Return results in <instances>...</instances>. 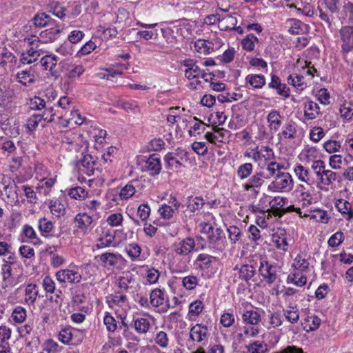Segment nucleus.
<instances>
[{"instance_id":"obj_8","label":"nucleus","mask_w":353,"mask_h":353,"mask_svg":"<svg viewBox=\"0 0 353 353\" xmlns=\"http://www.w3.org/2000/svg\"><path fill=\"white\" fill-rule=\"evenodd\" d=\"M339 33L342 41V52L348 53L353 50V26H344Z\"/></svg>"},{"instance_id":"obj_47","label":"nucleus","mask_w":353,"mask_h":353,"mask_svg":"<svg viewBox=\"0 0 353 353\" xmlns=\"http://www.w3.org/2000/svg\"><path fill=\"white\" fill-rule=\"evenodd\" d=\"M125 251L132 260L134 261L140 256L141 249L138 244L131 243L125 247Z\"/></svg>"},{"instance_id":"obj_60","label":"nucleus","mask_w":353,"mask_h":353,"mask_svg":"<svg viewBox=\"0 0 353 353\" xmlns=\"http://www.w3.org/2000/svg\"><path fill=\"white\" fill-rule=\"evenodd\" d=\"M294 172L301 181L307 182L309 180V171L303 165H296L294 168Z\"/></svg>"},{"instance_id":"obj_42","label":"nucleus","mask_w":353,"mask_h":353,"mask_svg":"<svg viewBox=\"0 0 353 353\" xmlns=\"http://www.w3.org/2000/svg\"><path fill=\"white\" fill-rule=\"evenodd\" d=\"M119 106L127 112H131L133 113L140 112V108L138 103L135 101H125L121 100L118 103Z\"/></svg>"},{"instance_id":"obj_2","label":"nucleus","mask_w":353,"mask_h":353,"mask_svg":"<svg viewBox=\"0 0 353 353\" xmlns=\"http://www.w3.org/2000/svg\"><path fill=\"white\" fill-rule=\"evenodd\" d=\"M293 188V179L288 172H280L269 184L268 190L274 192H287Z\"/></svg>"},{"instance_id":"obj_4","label":"nucleus","mask_w":353,"mask_h":353,"mask_svg":"<svg viewBox=\"0 0 353 353\" xmlns=\"http://www.w3.org/2000/svg\"><path fill=\"white\" fill-rule=\"evenodd\" d=\"M259 272L263 280L269 285L273 283L277 279L276 266L270 263L265 258L260 259Z\"/></svg>"},{"instance_id":"obj_11","label":"nucleus","mask_w":353,"mask_h":353,"mask_svg":"<svg viewBox=\"0 0 353 353\" xmlns=\"http://www.w3.org/2000/svg\"><path fill=\"white\" fill-rule=\"evenodd\" d=\"M150 302L154 307H159L162 305V309L165 310H167V309L169 307V303L165 292L159 288H157L151 292Z\"/></svg>"},{"instance_id":"obj_15","label":"nucleus","mask_w":353,"mask_h":353,"mask_svg":"<svg viewBox=\"0 0 353 353\" xmlns=\"http://www.w3.org/2000/svg\"><path fill=\"white\" fill-rule=\"evenodd\" d=\"M145 167L150 175H158L161 170L160 157L156 154L150 155L145 161Z\"/></svg>"},{"instance_id":"obj_34","label":"nucleus","mask_w":353,"mask_h":353,"mask_svg":"<svg viewBox=\"0 0 353 353\" xmlns=\"http://www.w3.org/2000/svg\"><path fill=\"white\" fill-rule=\"evenodd\" d=\"M38 296L37 285L36 284H28L25 290V301L28 304L33 305Z\"/></svg>"},{"instance_id":"obj_12","label":"nucleus","mask_w":353,"mask_h":353,"mask_svg":"<svg viewBox=\"0 0 353 353\" xmlns=\"http://www.w3.org/2000/svg\"><path fill=\"white\" fill-rule=\"evenodd\" d=\"M96 165L97 161L94 158L92 155L86 154L80 161L79 169L86 175L91 176L94 174Z\"/></svg>"},{"instance_id":"obj_58","label":"nucleus","mask_w":353,"mask_h":353,"mask_svg":"<svg viewBox=\"0 0 353 353\" xmlns=\"http://www.w3.org/2000/svg\"><path fill=\"white\" fill-rule=\"evenodd\" d=\"M183 285L188 290H194L198 284V278L195 276L190 275L183 279Z\"/></svg>"},{"instance_id":"obj_10","label":"nucleus","mask_w":353,"mask_h":353,"mask_svg":"<svg viewBox=\"0 0 353 353\" xmlns=\"http://www.w3.org/2000/svg\"><path fill=\"white\" fill-rule=\"evenodd\" d=\"M56 278L60 283H77L81 281V275L77 271L63 269L56 273Z\"/></svg>"},{"instance_id":"obj_59","label":"nucleus","mask_w":353,"mask_h":353,"mask_svg":"<svg viewBox=\"0 0 353 353\" xmlns=\"http://www.w3.org/2000/svg\"><path fill=\"white\" fill-rule=\"evenodd\" d=\"M12 317L17 323H22L26 317V311L22 307H17L12 314Z\"/></svg>"},{"instance_id":"obj_28","label":"nucleus","mask_w":353,"mask_h":353,"mask_svg":"<svg viewBox=\"0 0 353 353\" xmlns=\"http://www.w3.org/2000/svg\"><path fill=\"white\" fill-rule=\"evenodd\" d=\"M288 199L283 196H275L270 201V206L274 210L275 216H282V208L287 203Z\"/></svg>"},{"instance_id":"obj_20","label":"nucleus","mask_w":353,"mask_h":353,"mask_svg":"<svg viewBox=\"0 0 353 353\" xmlns=\"http://www.w3.org/2000/svg\"><path fill=\"white\" fill-rule=\"evenodd\" d=\"M115 239V231L108 229L103 232V235L100 236L96 245L98 248H104L112 245Z\"/></svg>"},{"instance_id":"obj_26","label":"nucleus","mask_w":353,"mask_h":353,"mask_svg":"<svg viewBox=\"0 0 353 353\" xmlns=\"http://www.w3.org/2000/svg\"><path fill=\"white\" fill-rule=\"evenodd\" d=\"M39 56V50L34 49V47H30L29 50L21 54L20 61L23 64H30L37 61Z\"/></svg>"},{"instance_id":"obj_53","label":"nucleus","mask_w":353,"mask_h":353,"mask_svg":"<svg viewBox=\"0 0 353 353\" xmlns=\"http://www.w3.org/2000/svg\"><path fill=\"white\" fill-rule=\"evenodd\" d=\"M134 182H130L125 185L120 192V196L123 199H128L135 193V186Z\"/></svg>"},{"instance_id":"obj_21","label":"nucleus","mask_w":353,"mask_h":353,"mask_svg":"<svg viewBox=\"0 0 353 353\" xmlns=\"http://www.w3.org/2000/svg\"><path fill=\"white\" fill-rule=\"evenodd\" d=\"M98 257L104 267H113L122 259L121 254L112 252L103 253L98 256ZM96 258H97V256Z\"/></svg>"},{"instance_id":"obj_14","label":"nucleus","mask_w":353,"mask_h":353,"mask_svg":"<svg viewBox=\"0 0 353 353\" xmlns=\"http://www.w3.org/2000/svg\"><path fill=\"white\" fill-rule=\"evenodd\" d=\"M58 59L55 55H46L41 58L40 63L46 70H49L50 74L56 78L59 75L56 69Z\"/></svg>"},{"instance_id":"obj_52","label":"nucleus","mask_w":353,"mask_h":353,"mask_svg":"<svg viewBox=\"0 0 353 353\" xmlns=\"http://www.w3.org/2000/svg\"><path fill=\"white\" fill-rule=\"evenodd\" d=\"M43 116H39L37 114L32 115L26 122V127L30 131L34 130L39 124L42 122Z\"/></svg>"},{"instance_id":"obj_46","label":"nucleus","mask_w":353,"mask_h":353,"mask_svg":"<svg viewBox=\"0 0 353 353\" xmlns=\"http://www.w3.org/2000/svg\"><path fill=\"white\" fill-rule=\"evenodd\" d=\"M87 194L88 192L85 191V190L80 186H77L69 189L68 193L70 198L79 200L84 199Z\"/></svg>"},{"instance_id":"obj_5","label":"nucleus","mask_w":353,"mask_h":353,"mask_svg":"<svg viewBox=\"0 0 353 353\" xmlns=\"http://www.w3.org/2000/svg\"><path fill=\"white\" fill-rule=\"evenodd\" d=\"M173 251L176 255L186 256L194 250L197 251L194 239L191 237H186L172 245Z\"/></svg>"},{"instance_id":"obj_43","label":"nucleus","mask_w":353,"mask_h":353,"mask_svg":"<svg viewBox=\"0 0 353 353\" xmlns=\"http://www.w3.org/2000/svg\"><path fill=\"white\" fill-rule=\"evenodd\" d=\"M247 347L249 353H267L268 350V345L261 341H254Z\"/></svg>"},{"instance_id":"obj_49","label":"nucleus","mask_w":353,"mask_h":353,"mask_svg":"<svg viewBox=\"0 0 353 353\" xmlns=\"http://www.w3.org/2000/svg\"><path fill=\"white\" fill-rule=\"evenodd\" d=\"M0 150H2L8 153H12L16 150V146L12 141L8 139L6 137H0Z\"/></svg>"},{"instance_id":"obj_32","label":"nucleus","mask_w":353,"mask_h":353,"mask_svg":"<svg viewBox=\"0 0 353 353\" xmlns=\"http://www.w3.org/2000/svg\"><path fill=\"white\" fill-rule=\"evenodd\" d=\"M244 323L250 325H256L261 321V314L255 310H248L242 314Z\"/></svg>"},{"instance_id":"obj_61","label":"nucleus","mask_w":353,"mask_h":353,"mask_svg":"<svg viewBox=\"0 0 353 353\" xmlns=\"http://www.w3.org/2000/svg\"><path fill=\"white\" fill-rule=\"evenodd\" d=\"M325 136L323 129L321 127H314L310 133V139L317 143Z\"/></svg>"},{"instance_id":"obj_33","label":"nucleus","mask_w":353,"mask_h":353,"mask_svg":"<svg viewBox=\"0 0 353 353\" xmlns=\"http://www.w3.org/2000/svg\"><path fill=\"white\" fill-rule=\"evenodd\" d=\"M245 81L256 89L262 88L265 84V78L262 74H248Z\"/></svg>"},{"instance_id":"obj_54","label":"nucleus","mask_w":353,"mask_h":353,"mask_svg":"<svg viewBox=\"0 0 353 353\" xmlns=\"http://www.w3.org/2000/svg\"><path fill=\"white\" fill-rule=\"evenodd\" d=\"M66 8L60 6L57 3H52L49 8V12L52 13L57 17L63 19L65 17Z\"/></svg>"},{"instance_id":"obj_29","label":"nucleus","mask_w":353,"mask_h":353,"mask_svg":"<svg viewBox=\"0 0 353 353\" xmlns=\"http://www.w3.org/2000/svg\"><path fill=\"white\" fill-rule=\"evenodd\" d=\"M335 207L342 214L347 215V219L353 218V210L349 201L344 199H339L336 201Z\"/></svg>"},{"instance_id":"obj_27","label":"nucleus","mask_w":353,"mask_h":353,"mask_svg":"<svg viewBox=\"0 0 353 353\" xmlns=\"http://www.w3.org/2000/svg\"><path fill=\"white\" fill-rule=\"evenodd\" d=\"M234 270H237L239 278L245 281L251 279L256 272L255 268L250 265H243L239 268L236 265Z\"/></svg>"},{"instance_id":"obj_19","label":"nucleus","mask_w":353,"mask_h":353,"mask_svg":"<svg viewBox=\"0 0 353 353\" xmlns=\"http://www.w3.org/2000/svg\"><path fill=\"white\" fill-rule=\"evenodd\" d=\"M321 114L319 105L311 100L304 103V117L306 120H313Z\"/></svg>"},{"instance_id":"obj_48","label":"nucleus","mask_w":353,"mask_h":353,"mask_svg":"<svg viewBox=\"0 0 353 353\" xmlns=\"http://www.w3.org/2000/svg\"><path fill=\"white\" fill-rule=\"evenodd\" d=\"M134 326L137 331H148L150 323L147 319L139 317L134 319Z\"/></svg>"},{"instance_id":"obj_13","label":"nucleus","mask_w":353,"mask_h":353,"mask_svg":"<svg viewBox=\"0 0 353 353\" xmlns=\"http://www.w3.org/2000/svg\"><path fill=\"white\" fill-rule=\"evenodd\" d=\"M268 88L275 89L279 95L285 98H288L290 95V88L285 83H282L280 78L275 74H272Z\"/></svg>"},{"instance_id":"obj_31","label":"nucleus","mask_w":353,"mask_h":353,"mask_svg":"<svg viewBox=\"0 0 353 353\" xmlns=\"http://www.w3.org/2000/svg\"><path fill=\"white\" fill-rule=\"evenodd\" d=\"M107 303L110 307L114 305L122 307L127 304L128 299L125 294L117 292L107 297Z\"/></svg>"},{"instance_id":"obj_64","label":"nucleus","mask_w":353,"mask_h":353,"mask_svg":"<svg viewBox=\"0 0 353 353\" xmlns=\"http://www.w3.org/2000/svg\"><path fill=\"white\" fill-rule=\"evenodd\" d=\"M343 233L336 232L330 237L327 243L330 247H336L339 245L343 242Z\"/></svg>"},{"instance_id":"obj_3","label":"nucleus","mask_w":353,"mask_h":353,"mask_svg":"<svg viewBox=\"0 0 353 353\" xmlns=\"http://www.w3.org/2000/svg\"><path fill=\"white\" fill-rule=\"evenodd\" d=\"M208 246L214 252H223L226 247L227 241L223 231L216 228L212 234L208 236Z\"/></svg>"},{"instance_id":"obj_7","label":"nucleus","mask_w":353,"mask_h":353,"mask_svg":"<svg viewBox=\"0 0 353 353\" xmlns=\"http://www.w3.org/2000/svg\"><path fill=\"white\" fill-rule=\"evenodd\" d=\"M92 216L86 213H79L74 219V227L78 232L83 234H87L92 228V224L93 223Z\"/></svg>"},{"instance_id":"obj_40","label":"nucleus","mask_w":353,"mask_h":353,"mask_svg":"<svg viewBox=\"0 0 353 353\" xmlns=\"http://www.w3.org/2000/svg\"><path fill=\"white\" fill-rule=\"evenodd\" d=\"M253 171V165L250 163H245L239 166L236 174L241 180H243L250 176Z\"/></svg>"},{"instance_id":"obj_25","label":"nucleus","mask_w":353,"mask_h":353,"mask_svg":"<svg viewBox=\"0 0 353 353\" xmlns=\"http://www.w3.org/2000/svg\"><path fill=\"white\" fill-rule=\"evenodd\" d=\"M17 81L25 86H28L35 81V76L31 70L19 71L16 74Z\"/></svg>"},{"instance_id":"obj_9","label":"nucleus","mask_w":353,"mask_h":353,"mask_svg":"<svg viewBox=\"0 0 353 353\" xmlns=\"http://www.w3.org/2000/svg\"><path fill=\"white\" fill-rule=\"evenodd\" d=\"M50 28L43 30L39 34L41 43H47L54 41L60 36L62 28L55 22V24L48 26Z\"/></svg>"},{"instance_id":"obj_17","label":"nucleus","mask_w":353,"mask_h":353,"mask_svg":"<svg viewBox=\"0 0 353 353\" xmlns=\"http://www.w3.org/2000/svg\"><path fill=\"white\" fill-rule=\"evenodd\" d=\"M59 332V340L65 344L77 345L83 339V332Z\"/></svg>"},{"instance_id":"obj_45","label":"nucleus","mask_w":353,"mask_h":353,"mask_svg":"<svg viewBox=\"0 0 353 353\" xmlns=\"http://www.w3.org/2000/svg\"><path fill=\"white\" fill-rule=\"evenodd\" d=\"M335 181H340L339 175L332 170H326L323 179H321V184L328 186Z\"/></svg>"},{"instance_id":"obj_38","label":"nucleus","mask_w":353,"mask_h":353,"mask_svg":"<svg viewBox=\"0 0 353 353\" xmlns=\"http://www.w3.org/2000/svg\"><path fill=\"white\" fill-rule=\"evenodd\" d=\"M258 38L253 34H248L241 41L242 48L248 52H252L254 50L255 43H258Z\"/></svg>"},{"instance_id":"obj_30","label":"nucleus","mask_w":353,"mask_h":353,"mask_svg":"<svg viewBox=\"0 0 353 353\" xmlns=\"http://www.w3.org/2000/svg\"><path fill=\"white\" fill-rule=\"evenodd\" d=\"M218 21L219 22V28L223 31L234 30L237 23L236 18L232 15L226 16L221 19L219 18Z\"/></svg>"},{"instance_id":"obj_35","label":"nucleus","mask_w":353,"mask_h":353,"mask_svg":"<svg viewBox=\"0 0 353 353\" xmlns=\"http://www.w3.org/2000/svg\"><path fill=\"white\" fill-rule=\"evenodd\" d=\"M288 83L296 88L298 90L302 91L306 87L304 77L297 74H290L288 77Z\"/></svg>"},{"instance_id":"obj_18","label":"nucleus","mask_w":353,"mask_h":353,"mask_svg":"<svg viewBox=\"0 0 353 353\" xmlns=\"http://www.w3.org/2000/svg\"><path fill=\"white\" fill-rule=\"evenodd\" d=\"M134 283V276L130 272L123 273V275L118 279L119 288L125 292H128L132 289Z\"/></svg>"},{"instance_id":"obj_63","label":"nucleus","mask_w":353,"mask_h":353,"mask_svg":"<svg viewBox=\"0 0 353 353\" xmlns=\"http://www.w3.org/2000/svg\"><path fill=\"white\" fill-rule=\"evenodd\" d=\"M159 212L162 218L170 219L173 216L174 210L171 205L163 204L159 208Z\"/></svg>"},{"instance_id":"obj_56","label":"nucleus","mask_w":353,"mask_h":353,"mask_svg":"<svg viewBox=\"0 0 353 353\" xmlns=\"http://www.w3.org/2000/svg\"><path fill=\"white\" fill-rule=\"evenodd\" d=\"M323 148L330 154L339 152L341 148L340 143L335 140H328L323 144Z\"/></svg>"},{"instance_id":"obj_36","label":"nucleus","mask_w":353,"mask_h":353,"mask_svg":"<svg viewBox=\"0 0 353 353\" xmlns=\"http://www.w3.org/2000/svg\"><path fill=\"white\" fill-rule=\"evenodd\" d=\"M289 23L288 32L291 34H299L303 32L305 25L299 19H290L287 21Z\"/></svg>"},{"instance_id":"obj_22","label":"nucleus","mask_w":353,"mask_h":353,"mask_svg":"<svg viewBox=\"0 0 353 353\" xmlns=\"http://www.w3.org/2000/svg\"><path fill=\"white\" fill-rule=\"evenodd\" d=\"M281 118L282 116L279 111L272 110L270 112L267 120L271 130L274 132L279 130L282 123Z\"/></svg>"},{"instance_id":"obj_39","label":"nucleus","mask_w":353,"mask_h":353,"mask_svg":"<svg viewBox=\"0 0 353 353\" xmlns=\"http://www.w3.org/2000/svg\"><path fill=\"white\" fill-rule=\"evenodd\" d=\"M216 260V258L215 256L205 253L199 254L196 259V261L200 262L199 267L202 270L208 269Z\"/></svg>"},{"instance_id":"obj_50","label":"nucleus","mask_w":353,"mask_h":353,"mask_svg":"<svg viewBox=\"0 0 353 353\" xmlns=\"http://www.w3.org/2000/svg\"><path fill=\"white\" fill-rule=\"evenodd\" d=\"M340 113L341 117L343 119L350 121L353 117V104L344 103L340 108Z\"/></svg>"},{"instance_id":"obj_16","label":"nucleus","mask_w":353,"mask_h":353,"mask_svg":"<svg viewBox=\"0 0 353 353\" xmlns=\"http://www.w3.org/2000/svg\"><path fill=\"white\" fill-rule=\"evenodd\" d=\"M12 269L10 264L4 263L2 265L1 274L2 276L1 287L3 289H6L15 285V279L12 276Z\"/></svg>"},{"instance_id":"obj_44","label":"nucleus","mask_w":353,"mask_h":353,"mask_svg":"<svg viewBox=\"0 0 353 353\" xmlns=\"http://www.w3.org/2000/svg\"><path fill=\"white\" fill-rule=\"evenodd\" d=\"M228 238L232 244H236L242 236V232L238 227L235 225H230L228 228Z\"/></svg>"},{"instance_id":"obj_51","label":"nucleus","mask_w":353,"mask_h":353,"mask_svg":"<svg viewBox=\"0 0 353 353\" xmlns=\"http://www.w3.org/2000/svg\"><path fill=\"white\" fill-rule=\"evenodd\" d=\"M12 90H0V106L7 108L12 101Z\"/></svg>"},{"instance_id":"obj_24","label":"nucleus","mask_w":353,"mask_h":353,"mask_svg":"<svg viewBox=\"0 0 353 353\" xmlns=\"http://www.w3.org/2000/svg\"><path fill=\"white\" fill-rule=\"evenodd\" d=\"M187 208L193 214L205 205V201L201 196H188L187 198Z\"/></svg>"},{"instance_id":"obj_1","label":"nucleus","mask_w":353,"mask_h":353,"mask_svg":"<svg viewBox=\"0 0 353 353\" xmlns=\"http://www.w3.org/2000/svg\"><path fill=\"white\" fill-rule=\"evenodd\" d=\"M163 160L167 169L178 172L181 168L185 167L183 163L190 160L189 152L185 149L179 147L174 151L167 153Z\"/></svg>"},{"instance_id":"obj_37","label":"nucleus","mask_w":353,"mask_h":353,"mask_svg":"<svg viewBox=\"0 0 353 353\" xmlns=\"http://www.w3.org/2000/svg\"><path fill=\"white\" fill-rule=\"evenodd\" d=\"M296 123L292 121L288 122L283 127L281 135L285 139H293L296 137Z\"/></svg>"},{"instance_id":"obj_23","label":"nucleus","mask_w":353,"mask_h":353,"mask_svg":"<svg viewBox=\"0 0 353 353\" xmlns=\"http://www.w3.org/2000/svg\"><path fill=\"white\" fill-rule=\"evenodd\" d=\"M36 27L43 28L55 24L56 21L45 12L37 13L32 19Z\"/></svg>"},{"instance_id":"obj_57","label":"nucleus","mask_w":353,"mask_h":353,"mask_svg":"<svg viewBox=\"0 0 353 353\" xmlns=\"http://www.w3.org/2000/svg\"><path fill=\"white\" fill-rule=\"evenodd\" d=\"M147 268H148L147 273H146L147 282L149 283L150 284L156 283L159 279L160 272H159L158 270H157L154 268H148V267L147 266Z\"/></svg>"},{"instance_id":"obj_62","label":"nucleus","mask_w":353,"mask_h":353,"mask_svg":"<svg viewBox=\"0 0 353 353\" xmlns=\"http://www.w3.org/2000/svg\"><path fill=\"white\" fill-rule=\"evenodd\" d=\"M293 267L301 271H306L309 267V262L301 256L298 255L294 261Z\"/></svg>"},{"instance_id":"obj_41","label":"nucleus","mask_w":353,"mask_h":353,"mask_svg":"<svg viewBox=\"0 0 353 353\" xmlns=\"http://www.w3.org/2000/svg\"><path fill=\"white\" fill-rule=\"evenodd\" d=\"M287 283H293L296 286L302 287L306 284L307 277L303 274L295 272L288 275L287 279Z\"/></svg>"},{"instance_id":"obj_55","label":"nucleus","mask_w":353,"mask_h":353,"mask_svg":"<svg viewBox=\"0 0 353 353\" xmlns=\"http://www.w3.org/2000/svg\"><path fill=\"white\" fill-rule=\"evenodd\" d=\"M54 228L53 223L43 217L39 220V229L43 233H49Z\"/></svg>"},{"instance_id":"obj_6","label":"nucleus","mask_w":353,"mask_h":353,"mask_svg":"<svg viewBox=\"0 0 353 353\" xmlns=\"http://www.w3.org/2000/svg\"><path fill=\"white\" fill-rule=\"evenodd\" d=\"M264 183L265 176L263 172H256L248 179L245 183L243 184V188L245 191H251L255 195H257Z\"/></svg>"}]
</instances>
